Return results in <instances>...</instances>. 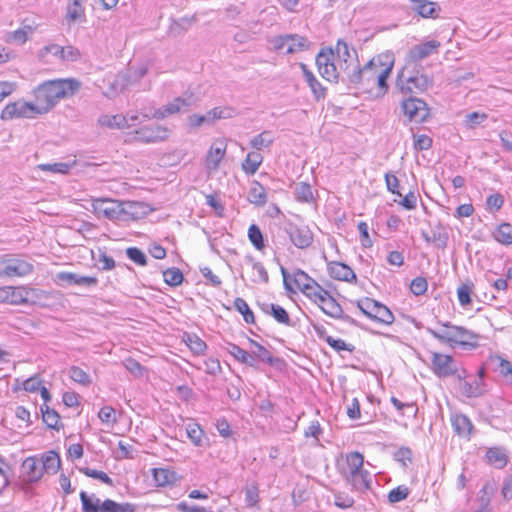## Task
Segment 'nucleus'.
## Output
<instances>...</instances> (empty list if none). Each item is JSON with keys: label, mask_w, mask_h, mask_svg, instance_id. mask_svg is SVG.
I'll use <instances>...</instances> for the list:
<instances>
[{"label": "nucleus", "mask_w": 512, "mask_h": 512, "mask_svg": "<svg viewBox=\"0 0 512 512\" xmlns=\"http://www.w3.org/2000/svg\"><path fill=\"white\" fill-rule=\"evenodd\" d=\"M431 369L439 378H447L456 375L458 371L452 356L438 352H431Z\"/></svg>", "instance_id": "nucleus-12"}, {"label": "nucleus", "mask_w": 512, "mask_h": 512, "mask_svg": "<svg viewBox=\"0 0 512 512\" xmlns=\"http://www.w3.org/2000/svg\"><path fill=\"white\" fill-rule=\"evenodd\" d=\"M324 339H325L326 343L337 352L344 350V351H348V352L352 353L355 350L354 345H352L350 343H346L342 339H335L329 335L326 336Z\"/></svg>", "instance_id": "nucleus-55"}, {"label": "nucleus", "mask_w": 512, "mask_h": 512, "mask_svg": "<svg viewBox=\"0 0 512 512\" xmlns=\"http://www.w3.org/2000/svg\"><path fill=\"white\" fill-rule=\"evenodd\" d=\"M319 308L324 314L331 318L340 319L356 327H362L357 320L347 314H344L341 305L332 295L327 297L325 305H319Z\"/></svg>", "instance_id": "nucleus-16"}, {"label": "nucleus", "mask_w": 512, "mask_h": 512, "mask_svg": "<svg viewBox=\"0 0 512 512\" xmlns=\"http://www.w3.org/2000/svg\"><path fill=\"white\" fill-rule=\"evenodd\" d=\"M395 57L392 52H383L370 59L363 67H355L348 72V80L356 87L370 91L377 87L378 95L388 91L387 79L394 67Z\"/></svg>", "instance_id": "nucleus-1"}, {"label": "nucleus", "mask_w": 512, "mask_h": 512, "mask_svg": "<svg viewBox=\"0 0 512 512\" xmlns=\"http://www.w3.org/2000/svg\"><path fill=\"white\" fill-rule=\"evenodd\" d=\"M233 115L234 110L230 107H215L207 112L208 124H212L218 119L231 118Z\"/></svg>", "instance_id": "nucleus-45"}, {"label": "nucleus", "mask_w": 512, "mask_h": 512, "mask_svg": "<svg viewBox=\"0 0 512 512\" xmlns=\"http://www.w3.org/2000/svg\"><path fill=\"white\" fill-rule=\"evenodd\" d=\"M135 133L137 139L144 143L163 141L168 137V129L160 125L144 126Z\"/></svg>", "instance_id": "nucleus-18"}, {"label": "nucleus", "mask_w": 512, "mask_h": 512, "mask_svg": "<svg viewBox=\"0 0 512 512\" xmlns=\"http://www.w3.org/2000/svg\"><path fill=\"white\" fill-rule=\"evenodd\" d=\"M198 98L193 93L186 92L183 96L175 98L172 102L164 105L163 107L156 109L152 116L143 113L142 117L144 120L150 118L164 119L169 115L176 114L182 110H188L190 107L196 105Z\"/></svg>", "instance_id": "nucleus-8"}, {"label": "nucleus", "mask_w": 512, "mask_h": 512, "mask_svg": "<svg viewBox=\"0 0 512 512\" xmlns=\"http://www.w3.org/2000/svg\"><path fill=\"white\" fill-rule=\"evenodd\" d=\"M474 284L470 281L462 283L457 288V296L461 306L466 307L471 305L472 299L471 295L473 293Z\"/></svg>", "instance_id": "nucleus-42"}, {"label": "nucleus", "mask_w": 512, "mask_h": 512, "mask_svg": "<svg viewBox=\"0 0 512 512\" xmlns=\"http://www.w3.org/2000/svg\"><path fill=\"white\" fill-rule=\"evenodd\" d=\"M226 152V145L222 141L215 142L206 156V167L209 170H217Z\"/></svg>", "instance_id": "nucleus-24"}, {"label": "nucleus", "mask_w": 512, "mask_h": 512, "mask_svg": "<svg viewBox=\"0 0 512 512\" xmlns=\"http://www.w3.org/2000/svg\"><path fill=\"white\" fill-rule=\"evenodd\" d=\"M41 469L44 473L53 475L56 474L60 468L61 460L55 451H48L39 457Z\"/></svg>", "instance_id": "nucleus-25"}, {"label": "nucleus", "mask_w": 512, "mask_h": 512, "mask_svg": "<svg viewBox=\"0 0 512 512\" xmlns=\"http://www.w3.org/2000/svg\"><path fill=\"white\" fill-rule=\"evenodd\" d=\"M122 208H123V219L122 220H127L128 218L138 219L143 214H145V212L143 211L144 205L141 202H134V201L123 202Z\"/></svg>", "instance_id": "nucleus-36"}, {"label": "nucleus", "mask_w": 512, "mask_h": 512, "mask_svg": "<svg viewBox=\"0 0 512 512\" xmlns=\"http://www.w3.org/2000/svg\"><path fill=\"white\" fill-rule=\"evenodd\" d=\"M440 324L446 329L438 331L427 328L428 333L439 342L448 344L451 347L459 345L464 349H474L478 346V335L475 332L463 326L454 325L449 321Z\"/></svg>", "instance_id": "nucleus-4"}, {"label": "nucleus", "mask_w": 512, "mask_h": 512, "mask_svg": "<svg viewBox=\"0 0 512 512\" xmlns=\"http://www.w3.org/2000/svg\"><path fill=\"white\" fill-rule=\"evenodd\" d=\"M328 272L331 278L339 281L352 282L357 277L354 271L342 262H331L328 264Z\"/></svg>", "instance_id": "nucleus-22"}, {"label": "nucleus", "mask_w": 512, "mask_h": 512, "mask_svg": "<svg viewBox=\"0 0 512 512\" xmlns=\"http://www.w3.org/2000/svg\"><path fill=\"white\" fill-rule=\"evenodd\" d=\"M227 351L240 363L254 367V356L234 343H227Z\"/></svg>", "instance_id": "nucleus-32"}, {"label": "nucleus", "mask_w": 512, "mask_h": 512, "mask_svg": "<svg viewBox=\"0 0 512 512\" xmlns=\"http://www.w3.org/2000/svg\"><path fill=\"white\" fill-rule=\"evenodd\" d=\"M409 493H410V490L407 486L400 485V486L392 489L388 493V501L391 504L400 502L402 500H405L408 497Z\"/></svg>", "instance_id": "nucleus-57"}, {"label": "nucleus", "mask_w": 512, "mask_h": 512, "mask_svg": "<svg viewBox=\"0 0 512 512\" xmlns=\"http://www.w3.org/2000/svg\"><path fill=\"white\" fill-rule=\"evenodd\" d=\"M485 459L488 464L493 465L498 469L504 468L508 462V456L505 450L501 447L489 448L486 452Z\"/></svg>", "instance_id": "nucleus-27"}, {"label": "nucleus", "mask_w": 512, "mask_h": 512, "mask_svg": "<svg viewBox=\"0 0 512 512\" xmlns=\"http://www.w3.org/2000/svg\"><path fill=\"white\" fill-rule=\"evenodd\" d=\"M493 238L502 245L512 244V225L508 222H503L497 226L493 232Z\"/></svg>", "instance_id": "nucleus-34"}, {"label": "nucleus", "mask_w": 512, "mask_h": 512, "mask_svg": "<svg viewBox=\"0 0 512 512\" xmlns=\"http://www.w3.org/2000/svg\"><path fill=\"white\" fill-rule=\"evenodd\" d=\"M36 103L17 101L9 103L1 112L2 120H11L13 118H32L39 114Z\"/></svg>", "instance_id": "nucleus-13"}, {"label": "nucleus", "mask_w": 512, "mask_h": 512, "mask_svg": "<svg viewBox=\"0 0 512 512\" xmlns=\"http://www.w3.org/2000/svg\"><path fill=\"white\" fill-rule=\"evenodd\" d=\"M497 359L499 360L498 371L500 375L503 376L509 384H512V363L501 357Z\"/></svg>", "instance_id": "nucleus-63"}, {"label": "nucleus", "mask_w": 512, "mask_h": 512, "mask_svg": "<svg viewBox=\"0 0 512 512\" xmlns=\"http://www.w3.org/2000/svg\"><path fill=\"white\" fill-rule=\"evenodd\" d=\"M335 53L337 54L338 58L344 62L345 67H342L343 71L348 74L349 71V65L347 64L348 60L352 58V54L354 56H357L356 50L352 49V51L349 49V46L346 42L343 40H338L336 44Z\"/></svg>", "instance_id": "nucleus-38"}, {"label": "nucleus", "mask_w": 512, "mask_h": 512, "mask_svg": "<svg viewBox=\"0 0 512 512\" xmlns=\"http://www.w3.org/2000/svg\"><path fill=\"white\" fill-rule=\"evenodd\" d=\"M300 68L302 70L303 77H304L305 81L307 82L315 101L319 102L321 100H324L327 95L326 87H324L318 81V79L315 77L313 72L308 69L306 64L300 63Z\"/></svg>", "instance_id": "nucleus-20"}, {"label": "nucleus", "mask_w": 512, "mask_h": 512, "mask_svg": "<svg viewBox=\"0 0 512 512\" xmlns=\"http://www.w3.org/2000/svg\"><path fill=\"white\" fill-rule=\"evenodd\" d=\"M71 168V165L68 164V163H63V162H57V163H47V164H40L38 165V169L42 170V171H48V172H52V173H61V174H66L69 172Z\"/></svg>", "instance_id": "nucleus-61"}, {"label": "nucleus", "mask_w": 512, "mask_h": 512, "mask_svg": "<svg viewBox=\"0 0 512 512\" xmlns=\"http://www.w3.org/2000/svg\"><path fill=\"white\" fill-rule=\"evenodd\" d=\"M82 512H136L137 505L129 502L118 503L111 499L101 501L95 494L80 492Z\"/></svg>", "instance_id": "nucleus-6"}, {"label": "nucleus", "mask_w": 512, "mask_h": 512, "mask_svg": "<svg viewBox=\"0 0 512 512\" xmlns=\"http://www.w3.org/2000/svg\"><path fill=\"white\" fill-rule=\"evenodd\" d=\"M270 311L271 315L278 323L292 326L290 316L282 306L274 304V307H270Z\"/></svg>", "instance_id": "nucleus-54"}, {"label": "nucleus", "mask_w": 512, "mask_h": 512, "mask_svg": "<svg viewBox=\"0 0 512 512\" xmlns=\"http://www.w3.org/2000/svg\"><path fill=\"white\" fill-rule=\"evenodd\" d=\"M41 413L43 422L47 425L48 428L59 431L60 428L63 427L62 424H59L60 415L58 412L50 408L47 404L41 406Z\"/></svg>", "instance_id": "nucleus-31"}, {"label": "nucleus", "mask_w": 512, "mask_h": 512, "mask_svg": "<svg viewBox=\"0 0 512 512\" xmlns=\"http://www.w3.org/2000/svg\"><path fill=\"white\" fill-rule=\"evenodd\" d=\"M413 10L423 18H437L441 8L436 2L425 0L417 6H413Z\"/></svg>", "instance_id": "nucleus-33"}, {"label": "nucleus", "mask_w": 512, "mask_h": 512, "mask_svg": "<svg viewBox=\"0 0 512 512\" xmlns=\"http://www.w3.org/2000/svg\"><path fill=\"white\" fill-rule=\"evenodd\" d=\"M0 277H24L33 271V264L20 257L5 255L1 258Z\"/></svg>", "instance_id": "nucleus-10"}, {"label": "nucleus", "mask_w": 512, "mask_h": 512, "mask_svg": "<svg viewBox=\"0 0 512 512\" xmlns=\"http://www.w3.org/2000/svg\"><path fill=\"white\" fill-rule=\"evenodd\" d=\"M98 123L110 129H124L128 128V118L124 117V115H102L98 119Z\"/></svg>", "instance_id": "nucleus-29"}, {"label": "nucleus", "mask_w": 512, "mask_h": 512, "mask_svg": "<svg viewBox=\"0 0 512 512\" xmlns=\"http://www.w3.org/2000/svg\"><path fill=\"white\" fill-rule=\"evenodd\" d=\"M345 480L354 490L359 492H364L371 488V475L369 471L365 469L361 470L355 476L348 477Z\"/></svg>", "instance_id": "nucleus-28"}, {"label": "nucleus", "mask_w": 512, "mask_h": 512, "mask_svg": "<svg viewBox=\"0 0 512 512\" xmlns=\"http://www.w3.org/2000/svg\"><path fill=\"white\" fill-rule=\"evenodd\" d=\"M248 238L251 244L259 251L265 248L264 237L260 228L256 224H252L248 229Z\"/></svg>", "instance_id": "nucleus-46"}, {"label": "nucleus", "mask_w": 512, "mask_h": 512, "mask_svg": "<svg viewBox=\"0 0 512 512\" xmlns=\"http://www.w3.org/2000/svg\"><path fill=\"white\" fill-rule=\"evenodd\" d=\"M80 87L81 83L74 78L49 80L38 85L34 90L38 113H47L60 99L73 96Z\"/></svg>", "instance_id": "nucleus-2"}, {"label": "nucleus", "mask_w": 512, "mask_h": 512, "mask_svg": "<svg viewBox=\"0 0 512 512\" xmlns=\"http://www.w3.org/2000/svg\"><path fill=\"white\" fill-rule=\"evenodd\" d=\"M187 436L195 446H202L204 432L198 424H188Z\"/></svg>", "instance_id": "nucleus-51"}, {"label": "nucleus", "mask_w": 512, "mask_h": 512, "mask_svg": "<svg viewBox=\"0 0 512 512\" xmlns=\"http://www.w3.org/2000/svg\"><path fill=\"white\" fill-rule=\"evenodd\" d=\"M335 52L331 48H323L316 56V65L318 69L323 66L334 63Z\"/></svg>", "instance_id": "nucleus-59"}, {"label": "nucleus", "mask_w": 512, "mask_h": 512, "mask_svg": "<svg viewBox=\"0 0 512 512\" xmlns=\"http://www.w3.org/2000/svg\"><path fill=\"white\" fill-rule=\"evenodd\" d=\"M313 281H315L312 277H310L305 271L301 269H297L293 273V282L297 286V288L302 291L308 285H310Z\"/></svg>", "instance_id": "nucleus-58"}, {"label": "nucleus", "mask_w": 512, "mask_h": 512, "mask_svg": "<svg viewBox=\"0 0 512 512\" xmlns=\"http://www.w3.org/2000/svg\"><path fill=\"white\" fill-rule=\"evenodd\" d=\"M184 342L190 348V350L196 354L201 355L207 349L206 343L194 333H185Z\"/></svg>", "instance_id": "nucleus-40"}, {"label": "nucleus", "mask_w": 512, "mask_h": 512, "mask_svg": "<svg viewBox=\"0 0 512 512\" xmlns=\"http://www.w3.org/2000/svg\"><path fill=\"white\" fill-rule=\"evenodd\" d=\"M84 17V9L79 0H73L67 8V19L70 21H77Z\"/></svg>", "instance_id": "nucleus-62"}, {"label": "nucleus", "mask_w": 512, "mask_h": 512, "mask_svg": "<svg viewBox=\"0 0 512 512\" xmlns=\"http://www.w3.org/2000/svg\"><path fill=\"white\" fill-rule=\"evenodd\" d=\"M274 142V137L271 131L265 130L260 134L254 136L249 144L252 148L256 150H262L264 148H268Z\"/></svg>", "instance_id": "nucleus-39"}, {"label": "nucleus", "mask_w": 512, "mask_h": 512, "mask_svg": "<svg viewBox=\"0 0 512 512\" xmlns=\"http://www.w3.org/2000/svg\"><path fill=\"white\" fill-rule=\"evenodd\" d=\"M54 281L57 285L65 287V286H80V287H96L98 284V279L94 276H82L77 273L61 271L56 273L54 277Z\"/></svg>", "instance_id": "nucleus-14"}, {"label": "nucleus", "mask_w": 512, "mask_h": 512, "mask_svg": "<svg viewBox=\"0 0 512 512\" xmlns=\"http://www.w3.org/2000/svg\"><path fill=\"white\" fill-rule=\"evenodd\" d=\"M431 243L440 249H444L447 246L448 233L440 225L432 230Z\"/></svg>", "instance_id": "nucleus-49"}, {"label": "nucleus", "mask_w": 512, "mask_h": 512, "mask_svg": "<svg viewBox=\"0 0 512 512\" xmlns=\"http://www.w3.org/2000/svg\"><path fill=\"white\" fill-rule=\"evenodd\" d=\"M484 383L481 380L473 379L470 381H464L460 385V389L463 395L468 398H477L484 393Z\"/></svg>", "instance_id": "nucleus-30"}, {"label": "nucleus", "mask_w": 512, "mask_h": 512, "mask_svg": "<svg viewBox=\"0 0 512 512\" xmlns=\"http://www.w3.org/2000/svg\"><path fill=\"white\" fill-rule=\"evenodd\" d=\"M356 304L360 311L371 320L385 325H390L394 322L393 313L379 301L365 297L358 300Z\"/></svg>", "instance_id": "nucleus-7"}, {"label": "nucleus", "mask_w": 512, "mask_h": 512, "mask_svg": "<svg viewBox=\"0 0 512 512\" xmlns=\"http://www.w3.org/2000/svg\"><path fill=\"white\" fill-rule=\"evenodd\" d=\"M122 203L113 200L97 199L94 201L93 207L95 211L110 220H121L123 219Z\"/></svg>", "instance_id": "nucleus-15"}, {"label": "nucleus", "mask_w": 512, "mask_h": 512, "mask_svg": "<svg viewBox=\"0 0 512 512\" xmlns=\"http://www.w3.org/2000/svg\"><path fill=\"white\" fill-rule=\"evenodd\" d=\"M428 283L424 277H416L411 281L410 290L415 296L423 295L427 291Z\"/></svg>", "instance_id": "nucleus-64"}, {"label": "nucleus", "mask_w": 512, "mask_h": 512, "mask_svg": "<svg viewBox=\"0 0 512 512\" xmlns=\"http://www.w3.org/2000/svg\"><path fill=\"white\" fill-rule=\"evenodd\" d=\"M21 469L24 481L29 483L39 481L44 474L38 456L26 458L21 465Z\"/></svg>", "instance_id": "nucleus-19"}, {"label": "nucleus", "mask_w": 512, "mask_h": 512, "mask_svg": "<svg viewBox=\"0 0 512 512\" xmlns=\"http://www.w3.org/2000/svg\"><path fill=\"white\" fill-rule=\"evenodd\" d=\"M440 45L439 41L430 40L413 46L406 55L405 65L413 66V70H415V68L419 67L418 62L437 53Z\"/></svg>", "instance_id": "nucleus-11"}, {"label": "nucleus", "mask_w": 512, "mask_h": 512, "mask_svg": "<svg viewBox=\"0 0 512 512\" xmlns=\"http://www.w3.org/2000/svg\"><path fill=\"white\" fill-rule=\"evenodd\" d=\"M153 478L158 486H166L176 481V473L165 468H154Z\"/></svg>", "instance_id": "nucleus-37"}, {"label": "nucleus", "mask_w": 512, "mask_h": 512, "mask_svg": "<svg viewBox=\"0 0 512 512\" xmlns=\"http://www.w3.org/2000/svg\"><path fill=\"white\" fill-rule=\"evenodd\" d=\"M127 257L139 266L147 264V257L145 253L137 247H129L126 249Z\"/></svg>", "instance_id": "nucleus-60"}, {"label": "nucleus", "mask_w": 512, "mask_h": 512, "mask_svg": "<svg viewBox=\"0 0 512 512\" xmlns=\"http://www.w3.org/2000/svg\"><path fill=\"white\" fill-rule=\"evenodd\" d=\"M234 308L242 314L244 321L247 324H253L255 322V316L253 311L249 308L247 302L240 297L234 300Z\"/></svg>", "instance_id": "nucleus-44"}, {"label": "nucleus", "mask_w": 512, "mask_h": 512, "mask_svg": "<svg viewBox=\"0 0 512 512\" xmlns=\"http://www.w3.org/2000/svg\"><path fill=\"white\" fill-rule=\"evenodd\" d=\"M164 281L172 287L179 286L183 282V274L179 268H168L163 272Z\"/></svg>", "instance_id": "nucleus-48"}, {"label": "nucleus", "mask_w": 512, "mask_h": 512, "mask_svg": "<svg viewBox=\"0 0 512 512\" xmlns=\"http://www.w3.org/2000/svg\"><path fill=\"white\" fill-rule=\"evenodd\" d=\"M295 196L299 202H310L313 199L311 186L305 182L297 184Z\"/></svg>", "instance_id": "nucleus-53"}, {"label": "nucleus", "mask_w": 512, "mask_h": 512, "mask_svg": "<svg viewBox=\"0 0 512 512\" xmlns=\"http://www.w3.org/2000/svg\"><path fill=\"white\" fill-rule=\"evenodd\" d=\"M433 85V80L424 73H420L418 67L404 65L398 72L396 88L402 94L422 93Z\"/></svg>", "instance_id": "nucleus-5"}, {"label": "nucleus", "mask_w": 512, "mask_h": 512, "mask_svg": "<svg viewBox=\"0 0 512 512\" xmlns=\"http://www.w3.org/2000/svg\"><path fill=\"white\" fill-rule=\"evenodd\" d=\"M79 471L87 477H91V478L100 480L101 482H103L109 486L113 485V480L103 471H98L95 469H91L89 467H81V468H79Z\"/></svg>", "instance_id": "nucleus-52"}, {"label": "nucleus", "mask_w": 512, "mask_h": 512, "mask_svg": "<svg viewBox=\"0 0 512 512\" xmlns=\"http://www.w3.org/2000/svg\"><path fill=\"white\" fill-rule=\"evenodd\" d=\"M30 290L25 287L10 286L8 303L11 305H21L28 303Z\"/></svg>", "instance_id": "nucleus-41"}, {"label": "nucleus", "mask_w": 512, "mask_h": 512, "mask_svg": "<svg viewBox=\"0 0 512 512\" xmlns=\"http://www.w3.org/2000/svg\"><path fill=\"white\" fill-rule=\"evenodd\" d=\"M263 161V156L258 152H249L242 162V169L246 174L254 175Z\"/></svg>", "instance_id": "nucleus-35"}, {"label": "nucleus", "mask_w": 512, "mask_h": 512, "mask_svg": "<svg viewBox=\"0 0 512 512\" xmlns=\"http://www.w3.org/2000/svg\"><path fill=\"white\" fill-rule=\"evenodd\" d=\"M270 230L272 242L279 249L287 245V238L298 249H307L314 241V234L308 226H298L286 218L274 222Z\"/></svg>", "instance_id": "nucleus-3"}, {"label": "nucleus", "mask_w": 512, "mask_h": 512, "mask_svg": "<svg viewBox=\"0 0 512 512\" xmlns=\"http://www.w3.org/2000/svg\"><path fill=\"white\" fill-rule=\"evenodd\" d=\"M450 422L456 435L467 440L471 439L474 432V426L467 415L454 413L450 417Z\"/></svg>", "instance_id": "nucleus-17"}, {"label": "nucleus", "mask_w": 512, "mask_h": 512, "mask_svg": "<svg viewBox=\"0 0 512 512\" xmlns=\"http://www.w3.org/2000/svg\"><path fill=\"white\" fill-rule=\"evenodd\" d=\"M69 375L73 381H75L83 386H88L91 383L90 376L83 369H81L78 366H72L69 369Z\"/></svg>", "instance_id": "nucleus-50"}, {"label": "nucleus", "mask_w": 512, "mask_h": 512, "mask_svg": "<svg viewBox=\"0 0 512 512\" xmlns=\"http://www.w3.org/2000/svg\"><path fill=\"white\" fill-rule=\"evenodd\" d=\"M247 199L251 204L258 207L264 206L267 203L266 189L258 181H252Z\"/></svg>", "instance_id": "nucleus-26"}, {"label": "nucleus", "mask_w": 512, "mask_h": 512, "mask_svg": "<svg viewBox=\"0 0 512 512\" xmlns=\"http://www.w3.org/2000/svg\"><path fill=\"white\" fill-rule=\"evenodd\" d=\"M345 464L346 467H343L341 470V474L344 477V479L348 477H353L364 469V457L361 453L357 451L350 452L346 455Z\"/></svg>", "instance_id": "nucleus-21"}, {"label": "nucleus", "mask_w": 512, "mask_h": 512, "mask_svg": "<svg viewBox=\"0 0 512 512\" xmlns=\"http://www.w3.org/2000/svg\"><path fill=\"white\" fill-rule=\"evenodd\" d=\"M249 261L252 263V268L256 272V275L252 278V281L254 283L267 284L269 282V274L264 265L259 261H255L253 257H249Z\"/></svg>", "instance_id": "nucleus-47"}, {"label": "nucleus", "mask_w": 512, "mask_h": 512, "mask_svg": "<svg viewBox=\"0 0 512 512\" xmlns=\"http://www.w3.org/2000/svg\"><path fill=\"white\" fill-rule=\"evenodd\" d=\"M403 114L416 123H423L430 117V109L427 103L417 97H408L401 102Z\"/></svg>", "instance_id": "nucleus-9"}, {"label": "nucleus", "mask_w": 512, "mask_h": 512, "mask_svg": "<svg viewBox=\"0 0 512 512\" xmlns=\"http://www.w3.org/2000/svg\"><path fill=\"white\" fill-rule=\"evenodd\" d=\"M318 72L325 80L333 83H338L339 72L334 63H329L323 66L321 69H318Z\"/></svg>", "instance_id": "nucleus-56"}, {"label": "nucleus", "mask_w": 512, "mask_h": 512, "mask_svg": "<svg viewBox=\"0 0 512 512\" xmlns=\"http://www.w3.org/2000/svg\"><path fill=\"white\" fill-rule=\"evenodd\" d=\"M289 42H291V44L286 50L287 54H294L298 51L307 50L310 44L306 37L300 36L298 34H290Z\"/></svg>", "instance_id": "nucleus-43"}, {"label": "nucleus", "mask_w": 512, "mask_h": 512, "mask_svg": "<svg viewBox=\"0 0 512 512\" xmlns=\"http://www.w3.org/2000/svg\"><path fill=\"white\" fill-rule=\"evenodd\" d=\"M249 342L254 349L250 352V355L254 356V367H256V361H261L269 364L270 366H277L282 360L278 357H274L264 346L258 342L249 339Z\"/></svg>", "instance_id": "nucleus-23"}]
</instances>
